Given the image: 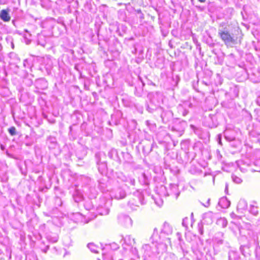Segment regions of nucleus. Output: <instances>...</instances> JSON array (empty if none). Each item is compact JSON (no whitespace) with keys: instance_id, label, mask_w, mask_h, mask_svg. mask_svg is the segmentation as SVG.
<instances>
[{"instance_id":"obj_11","label":"nucleus","mask_w":260,"mask_h":260,"mask_svg":"<svg viewBox=\"0 0 260 260\" xmlns=\"http://www.w3.org/2000/svg\"><path fill=\"white\" fill-rule=\"evenodd\" d=\"M12 47L13 48H14V44L13 43L12 44Z\"/></svg>"},{"instance_id":"obj_8","label":"nucleus","mask_w":260,"mask_h":260,"mask_svg":"<svg viewBox=\"0 0 260 260\" xmlns=\"http://www.w3.org/2000/svg\"><path fill=\"white\" fill-rule=\"evenodd\" d=\"M42 37V36H40L39 37V40H38V42H39V44H40L41 45H42V46H45V44L41 43V42H40V39H41V38Z\"/></svg>"},{"instance_id":"obj_12","label":"nucleus","mask_w":260,"mask_h":260,"mask_svg":"<svg viewBox=\"0 0 260 260\" xmlns=\"http://www.w3.org/2000/svg\"><path fill=\"white\" fill-rule=\"evenodd\" d=\"M81 74L80 73V76H79V78H81Z\"/></svg>"},{"instance_id":"obj_2","label":"nucleus","mask_w":260,"mask_h":260,"mask_svg":"<svg viewBox=\"0 0 260 260\" xmlns=\"http://www.w3.org/2000/svg\"><path fill=\"white\" fill-rule=\"evenodd\" d=\"M9 10H2L0 12V18L5 22H8L11 19V17L9 14Z\"/></svg>"},{"instance_id":"obj_4","label":"nucleus","mask_w":260,"mask_h":260,"mask_svg":"<svg viewBox=\"0 0 260 260\" xmlns=\"http://www.w3.org/2000/svg\"><path fill=\"white\" fill-rule=\"evenodd\" d=\"M36 84L37 88L42 89H46L47 87V83L43 79L38 80L37 81Z\"/></svg>"},{"instance_id":"obj_5","label":"nucleus","mask_w":260,"mask_h":260,"mask_svg":"<svg viewBox=\"0 0 260 260\" xmlns=\"http://www.w3.org/2000/svg\"><path fill=\"white\" fill-rule=\"evenodd\" d=\"M44 63L46 66L47 69H50L52 67V61L50 56H47L43 58Z\"/></svg>"},{"instance_id":"obj_3","label":"nucleus","mask_w":260,"mask_h":260,"mask_svg":"<svg viewBox=\"0 0 260 260\" xmlns=\"http://www.w3.org/2000/svg\"><path fill=\"white\" fill-rule=\"evenodd\" d=\"M74 200L77 203H79L81 201V193L80 190L76 189L73 193Z\"/></svg>"},{"instance_id":"obj_7","label":"nucleus","mask_w":260,"mask_h":260,"mask_svg":"<svg viewBox=\"0 0 260 260\" xmlns=\"http://www.w3.org/2000/svg\"><path fill=\"white\" fill-rule=\"evenodd\" d=\"M8 131L11 136H15L16 135V128L14 126H12L9 128Z\"/></svg>"},{"instance_id":"obj_6","label":"nucleus","mask_w":260,"mask_h":260,"mask_svg":"<svg viewBox=\"0 0 260 260\" xmlns=\"http://www.w3.org/2000/svg\"><path fill=\"white\" fill-rule=\"evenodd\" d=\"M25 260H38V259L36 255L29 254L26 255Z\"/></svg>"},{"instance_id":"obj_10","label":"nucleus","mask_w":260,"mask_h":260,"mask_svg":"<svg viewBox=\"0 0 260 260\" xmlns=\"http://www.w3.org/2000/svg\"><path fill=\"white\" fill-rule=\"evenodd\" d=\"M24 31H25V32H28V30H27V29H25V30H24Z\"/></svg>"},{"instance_id":"obj_1","label":"nucleus","mask_w":260,"mask_h":260,"mask_svg":"<svg viewBox=\"0 0 260 260\" xmlns=\"http://www.w3.org/2000/svg\"><path fill=\"white\" fill-rule=\"evenodd\" d=\"M218 34L225 45L241 43L243 36L242 31L239 28L236 29L232 35L227 30H221Z\"/></svg>"},{"instance_id":"obj_9","label":"nucleus","mask_w":260,"mask_h":260,"mask_svg":"<svg viewBox=\"0 0 260 260\" xmlns=\"http://www.w3.org/2000/svg\"><path fill=\"white\" fill-rule=\"evenodd\" d=\"M200 3H205L206 0H198Z\"/></svg>"}]
</instances>
